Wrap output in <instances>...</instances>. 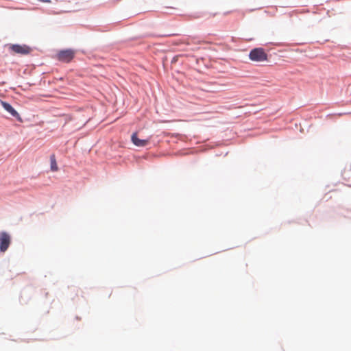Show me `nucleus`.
Wrapping results in <instances>:
<instances>
[{"mask_svg": "<svg viewBox=\"0 0 351 351\" xmlns=\"http://www.w3.org/2000/svg\"><path fill=\"white\" fill-rule=\"evenodd\" d=\"M249 58L253 62H264L267 60V54L263 48L257 47L251 50Z\"/></svg>", "mask_w": 351, "mask_h": 351, "instance_id": "1", "label": "nucleus"}, {"mask_svg": "<svg viewBox=\"0 0 351 351\" xmlns=\"http://www.w3.org/2000/svg\"><path fill=\"white\" fill-rule=\"evenodd\" d=\"M75 54V51L71 49L62 50L57 53V59L59 61L68 63L73 59Z\"/></svg>", "mask_w": 351, "mask_h": 351, "instance_id": "2", "label": "nucleus"}, {"mask_svg": "<svg viewBox=\"0 0 351 351\" xmlns=\"http://www.w3.org/2000/svg\"><path fill=\"white\" fill-rule=\"evenodd\" d=\"M11 243V237L7 232H3L0 234V251L5 252L9 247Z\"/></svg>", "mask_w": 351, "mask_h": 351, "instance_id": "3", "label": "nucleus"}, {"mask_svg": "<svg viewBox=\"0 0 351 351\" xmlns=\"http://www.w3.org/2000/svg\"><path fill=\"white\" fill-rule=\"evenodd\" d=\"M9 49L13 53L21 55L28 54L31 51V49L25 45H10Z\"/></svg>", "mask_w": 351, "mask_h": 351, "instance_id": "4", "label": "nucleus"}, {"mask_svg": "<svg viewBox=\"0 0 351 351\" xmlns=\"http://www.w3.org/2000/svg\"><path fill=\"white\" fill-rule=\"evenodd\" d=\"M1 104L3 106V108L7 112H8L12 116L14 117L15 118H16L19 120L21 119V117H20L19 114L16 112V110H15L14 109V108L10 104H8L4 101H1Z\"/></svg>", "mask_w": 351, "mask_h": 351, "instance_id": "5", "label": "nucleus"}, {"mask_svg": "<svg viewBox=\"0 0 351 351\" xmlns=\"http://www.w3.org/2000/svg\"><path fill=\"white\" fill-rule=\"evenodd\" d=\"M131 140L132 141V143L137 147H145L146 146L148 143H149V141L148 140H143V139H140L138 138L137 136V133H134L132 136H131Z\"/></svg>", "mask_w": 351, "mask_h": 351, "instance_id": "6", "label": "nucleus"}, {"mask_svg": "<svg viewBox=\"0 0 351 351\" xmlns=\"http://www.w3.org/2000/svg\"><path fill=\"white\" fill-rule=\"evenodd\" d=\"M50 168L52 171H57L58 170L55 154H52L50 156Z\"/></svg>", "mask_w": 351, "mask_h": 351, "instance_id": "7", "label": "nucleus"}]
</instances>
